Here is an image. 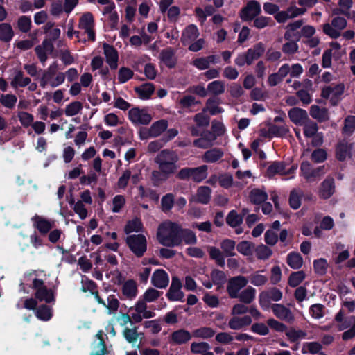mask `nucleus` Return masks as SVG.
Masks as SVG:
<instances>
[{"instance_id":"nucleus-23","label":"nucleus","mask_w":355,"mask_h":355,"mask_svg":"<svg viewBox=\"0 0 355 355\" xmlns=\"http://www.w3.org/2000/svg\"><path fill=\"white\" fill-rule=\"evenodd\" d=\"M168 275L165 270L157 269L153 272L151 277V283L155 287L164 288L168 286Z\"/></svg>"},{"instance_id":"nucleus-61","label":"nucleus","mask_w":355,"mask_h":355,"mask_svg":"<svg viewBox=\"0 0 355 355\" xmlns=\"http://www.w3.org/2000/svg\"><path fill=\"white\" fill-rule=\"evenodd\" d=\"M286 335L291 342H295L300 339L306 338L307 334L306 331L300 329H287Z\"/></svg>"},{"instance_id":"nucleus-36","label":"nucleus","mask_w":355,"mask_h":355,"mask_svg":"<svg viewBox=\"0 0 355 355\" xmlns=\"http://www.w3.org/2000/svg\"><path fill=\"white\" fill-rule=\"evenodd\" d=\"M160 60L167 67H173L176 63L174 51L171 48L163 50L160 53Z\"/></svg>"},{"instance_id":"nucleus-48","label":"nucleus","mask_w":355,"mask_h":355,"mask_svg":"<svg viewBox=\"0 0 355 355\" xmlns=\"http://www.w3.org/2000/svg\"><path fill=\"white\" fill-rule=\"evenodd\" d=\"M83 104L80 101H73L66 105L64 114L67 116H73L79 114L83 110Z\"/></svg>"},{"instance_id":"nucleus-11","label":"nucleus","mask_w":355,"mask_h":355,"mask_svg":"<svg viewBox=\"0 0 355 355\" xmlns=\"http://www.w3.org/2000/svg\"><path fill=\"white\" fill-rule=\"evenodd\" d=\"M128 118L136 125H148L153 119L151 114L146 110L139 107L130 109L128 112Z\"/></svg>"},{"instance_id":"nucleus-49","label":"nucleus","mask_w":355,"mask_h":355,"mask_svg":"<svg viewBox=\"0 0 355 355\" xmlns=\"http://www.w3.org/2000/svg\"><path fill=\"white\" fill-rule=\"evenodd\" d=\"M328 262L324 258H320L313 261V268L315 273L319 275H324L328 269Z\"/></svg>"},{"instance_id":"nucleus-8","label":"nucleus","mask_w":355,"mask_h":355,"mask_svg":"<svg viewBox=\"0 0 355 355\" xmlns=\"http://www.w3.org/2000/svg\"><path fill=\"white\" fill-rule=\"evenodd\" d=\"M303 126L304 135L307 138H312V144L314 146H320L323 142V136L322 133H319L318 126L315 122L309 119Z\"/></svg>"},{"instance_id":"nucleus-33","label":"nucleus","mask_w":355,"mask_h":355,"mask_svg":"<svg viewBox=\"0 0 355 355\" xmlns=\"http://www.w3.org/2000/svg\"><path fill=\"white\" fill-rule=\"evenodd\" d=\"M334 192V182L333 179H326L321 184L320 196L323 199L329 198Z\"/></svg>"},{"instance_id":"nucleus-62","label":"nucleus","mask_w":355,"mask_h":355,"mask_svg":"<svg viewBox=\"0 0 355 355\" xmlns=\"http://www.w3.org/2000/svg\"><path fill=\"white\" fill-rule=\"evenodd\" d=\"M263 270L262 271H257L254 273H252L250 277V282L255 286H261L264 285L267 281L268 277L267 276L261 274Z\"/></svg>"},{"instance_id":"nucleus-60","label":"nucleus","mask_w":355,"mask_h":355,"mask_svg":"<svg viewBox=\"0 0 355 355\" xmlns=\"http://www.w3.org/2000/svg\"><path fill=\"white\" fill-rule=\"evenodd\" d=\"M305 277L306 275L302 270L292 272L288 278V284L291 287H296L301 284Z\"/></svg>"},{"instance_id":"nucleus-40","label":"nucleus","mask_w":355,"mask_h":355,"mask_svg":"<svg viewBox=\"0 0 355 355\" xmlns=\"http://www.w3.org/2000/svg\"><path fill=\"white\" fill-rule=\"evenodd\" d=\"M120 302L119 297L116 294L109 295L107 297V302H105V307L107 309L109 314H114L119 309Z\"/></svg>"},{"instance_id":"nucleus-53","label":"nucleus","mask_w":355,"mask_h":355,"mask_svg":"<svg viewBox=\"0 0 355 355\" xmlns=\"http://www.w3.org/2000/svg\"><path fill=\"white\" fill-rule=\"evenodd\" d=\"M236 249L239 253L244 256H251L253 253L254 245L251 242L243 241L237 245Z\"/></svg>"},{"instance_id":"nucleus-45","label":"nucleus","mask_w":355,"mask_h":355,"mask_svg":"<svg viewBox=\"0 0 355 355\" xmlns=\"http://www.w3.org/2000/svg\"><path fill=\"white\" fill-rule=\"evenodd\" d=\"M302 195L303 191L300 189H294L291 191L289 204L293 209H297L300 207Z\"/></svg>"},{"instance_id":"nucleus-63","label":"nucleus","mask_w":355,"mask_h":355,"mask_svg":"<svg viewBox=\"0 0 355 355\" xmlns=\"http://www.w3.org/2000/svg\"><path fill=\"white\" fill-rule=\"evenodd\" d=\"M123 336L129 343L132 344L136 343L139 338V334L136 327H125L123 331Z\"/></svg>"},{"instance_id":"nucleus-9","label":"nucleus","mask_w":355,"mask_h":355,"mask_svg":"<svg viewBox=\"0 0 355 355\" xmlns=\"http://www.w3.org/2000/svg\"><path fill=\"white\" fill-rule=\"evenodd\" d=\"M248 283V279L242 275H238L230 278L227 284V292L230 298H237L241 291Z\"/></svg>"},{"instance_id":"nucleus-20","label":"nucleus","mask_w":355,"mask_h":355,"mask_svg":"<svg viewBox=\"0 0 355 355\" xmlns=\"http://www.w3.org/2000/svg\"><path fill=\"white\" fill-rule=\"evenodd\" d=\"M191 334L189 331L185 329H178L170 335L168 339L169 343L171 345H183L184 343H187L188 341H189L191 339Z\"/></svg>"},{"instance_id":"nucleus-18","label":"nucleus","mask_w":355,"mask_h":355,"mask_svg":"<svg viewBox=\"0 0 355 355\" xmlns=\"http://www.w3.org/2000/svg\"><path fill=\"white\" fill-rule=\"evenodd\" d=\"M345 86L340 83L331 85L322 89V96L325 98H331V101L337 100L344 92Z\"/></svg>"},{"instance_id":"nucleus-38","label":"nucleus","mask_w":355,"mask_h":355,"mask_svg":"<svg viewBox=\"0 0 355 355\" xmlns=\"http://www.w3.org/2000/svg\"><path fill=\"white\" fill-rule=\"evenodd\" d=\"M288 265L293 269L300 268L304 263L302 256L298 252H292L287 255Z\"/></svg>"},{"instance_id":"nucleus-1","label":"nucleus","mask_w":355,"mask_h":355,"mask_svg":"<svg viewBox=\"0 0 355 355\" xmlns=\"http://www.w3.org/2000/svg\"><path fill=\"white\" fill-rule=\"evenodd\" d=\"M178 161L179 157L175 151L169 149L160 151L155 158L159 170L152 172V180L157 183L166 181L170 175L176 172Z\"/></svg>"},{"instance_id":"nucleus-31","label":"nucleus","mask_w":355,"mask_h":355,"mask_svg":"<svg viewBox=\"0 0 355 355\" xmlns=\"http://www.w3.org/2000/svg\"><path fill=\"white\" fill-rule=\"evenodd\" d=\"M250 200L254 205H259L268 199V194L264 189H252L249 195Z\"/></svg>"},{"instance_id":"nucleus-37","label":"nucleus","mask_w":355,"mask_h":355,"mask_svg":"<svg viewBox=\"0 0 355 355\" xmlns=\"http://www.w3.org/2000/svg\"><path fill=\"white\" fill-rule=\"evenodd\" d=\"M135 92L141 99H148L155 91L152 83H145L135 88Z\"/></svg>"},{"instance_id":"nucleus-32","label":"nucleus","mask_w":355,"mask_h":355,"mask_svg":"<svg viewBox=\"0 0 355 355\" xmlns=\"http://www.w3.org/2000/svg\"><path fill=\"white\" fill-rule=\"evenodd\" d=\"M352 145L346 141H340L336 150V157L340 161L345 160L350 154Z\"/></svg>"},{"instance_id":"nucleus-4","label":"nucleus","mask_w":355,"mask_h":355,"mask_svg":"<svg viewBox=\"0 0 355 355\" xmlns=\"http://www.w3.org/2000/svg\"><path fill=\"white\" fill-rule=\"evenodd\" d=\"M134 323L141 322L144 319H150L155 316V313L150 310L144 301L138 300L133 306L128 309Z\"/></svg>"},{"instance_id":"nucleus-17","label":"nucleus","mask_w":355,"mask_h":355,"mask_svg":"<svg viewBox=\"0 0 355 355\" xmlns=\"http://www.w3.org/2000/svg\"><path fill=\"white\" fill-rule=\"evenodd\" d=\"M31 220L33 226L42 234L48 233L55 225L53 220H49L39 215L33 216Z\"/></svg>"},{"instance_id":"nucleus-46","label":"nucleus","mask_w":355,"mask_h":355,"mask_svg":"<svg viewBox=\"0 0 355 355\" xmlns=\"http://www.w3.org/2000/svg\"><path fill=\"white\" fill-rule=\"evenodd\" d=\"M209 254L210 257L215 260L216 263L220 267H224L225 264V254L219 249L215 247H210L209 248Z\"/></svg>"},{"instance_id":"nucleus-15","label":"nucleus","mask_w":355,"mask_h":355,"mask_svg":"<svg viewBox=\"0 0 355 355\" xmlns=\"http://www.w3.org/2000/svg\"><path fill=\"white\" fill-rule=\"evenodd\" d=\"M182 282L176 277L172 278L171 284L166 293L168 299L171 301H181L184 300V293L182 291Z\"/></svg>"},{"instance_id":"nucleus-39","label":"nucleus","mask_w":355,"mask_h":355,"mask_svg":"<svg viewBox=\"0 0 355 355\" xmlns=\"http://www.w3.org/2000/svg\"><path fill=\"white\" fill-rule=\"evenodd\" d=\"M168 127V121L162 119L154 122L150 127V132L151 137H159L162 132H164Z\"/></svg>"},{"instance_id":"nucleus-24","label":"nucleus","mask_w":355,"mask_h":355,"mask_svg":"<svg viewBox=\"0 0 355 355\" xmlns=\"http://www.w3.org/2000/svg\"><path fill=\"white\" fill-rule=\"evenodd\" d=\"M288 115L291 121L297 125H302L309 119L306 111L299 107L291 109Z\"/></svg>"},{"instance_id":"nucleus-10","label":"nucleus","mask_w":355,"mask_h":355,"mask_svg":"<svg viewBox=\"0 0 355 355\" xmlns=\"http://www.w3.org/2000/svg\"><path fill=\"white\" fill-rule=\"evenodd\" d=\"M95 22L91 12L84 13L79 19L78 28L87 35L88 40L92 42L95 41Z\"/></svg>"},{"instance_id":"nucleus-51","label":"nucleus","mask_w":355,"mask_h":355,"mask_svg":"<svg viewBox=\"0 0 355 355\" xmlns=\"http://www.w3.org/2000/svg\"><path fill=\"white\" fill-rule=\"evenodd\" d=\"M253 61L254 59L248 50L245 52L238 54L234 60V62L238 67H243L245 64L250 65Z\"/></svg>"},{"instance_id":"nucleus-59","label":"nucleus","mask_w":355,"mask_h":355,"mask_svg":"<svg viewBox=\"0 0 355 355\" xmlns=\"http://www.w3.org/2000/svg\"><path fill=\"white\" fill-rule=\"evenodd\" d=\"M220 248L226 257H232L235 255V242L231 239H225L220 243Z\"/></svg>"},{"instance_id":"nucleus-58","label":"nucleus","mask_w":355,"mask_h":355,"mask_svg":"<svg viewBox=\"0 0 355 355\" xmlns=\"http://www.w3.org/2000/svg\"><path fill=\"white\" fill-rule=\"evenodd\" d=\"M216 140V135L210 134V139H207V136L194 140L193 145L200 148H208L213 145L214 141Z\"/></svg>"},{"instance_id":"nucleus-5","label":"nucleus","mask_w":355,"mask_h":355,"mask_svg":"<svg viewBox=\"0 0 355 355\" xmlns=\"http://www.w3.org/2000/svg\"><path fill=\"white\" fill-rule=\"evenodd\" d=\"M347 25V20L343 17L336 16L334 17L331 23L323 25V32L331 38L336 39L340 36L341 31Z\"/></svg>"},{"instance_id":"nucleus-3","label":"nucleus","mask_w":355,"mask_h":355,"mask_svg":"<svg viewBox=\"0 0 355 355\" xmlns=\"http://www.w3.org/2000/svg\"><path fill=\"white\" fill-rule=\"evenodd\" d=\"M57 67V64L54 62L44 71L40 80L42 88L45 89L49 86L54 88L64 83L65 74L63 72H56Z\"/></svg>"},{"instance_id":"nucleus-16","label":"nucleus","mask_w":355,"mask_h":355,"mask_svg":"<svg viewBox=\"0 0 355 355\" xmlns=\"http://www.w3.org/2000/svg\"><path fill=\"white\" fill-rule=\"evenodd\" d=\"M273 314L279 320L288 323H292L295 320V317L292 311L282 304H274L271 306Z\"/></svg>"},{"instance_id":"nucleus-57","label":"nucleus","mask_w":355,"mask_h":355,"mask_svg":"<svg viewBox=\"0 0 355 355\" xmlns=\"http://www.w3.org/2000/svg\"><path fill=\"white\" fill-rule=\"evenodd\" d=\"M190 349L193 354H203L210 349V345L206 342H193L191 344Z\"/></svg>"},{"instance_id":"nucleus-52","label":"nucleus","mask_w":355,"mask_h":355,"mask_svg":"<svg viewBox=\"0 0 355 355\" xmlns=\"http://www.w3.org/2000/svg\"><path fill=\"white\" fill-rule=\"evenodd\" d=\"M14 35L11 26L8 24H0V40L3 42L10 41Z\"/></svg>"},{"instance_id":"nucleus-26","label":"nucleus","mask_w":355,"mask_h":355,"mask_svg":"<svg viewBox=\"0 0 355 355\" xmlns=\"http://www.w3.org/2000/svg\"><path fill=\"white\" fill-rule=\"evenodd\" d=\"M224 156V152L219 148H214L205 152L202 156L203 162L207 163H216Z\"/></svg>"},{"instance_id":"nucleus-6","label":"nucleus","mask_w":355,"mask_h":355,"mask_svg":"<svg viewBox=\"0 0 355 355\" xmlns=\"http://www.w3.org/2000/svg\"><path fill=\"white\" fill-rule=\"evenodd\" d=\"M126 243L130 250L138 257L144 255L147 249L146 237L142 234H133L127 236Z\"/></svg>"},{"instance_id":"nucleus-14","label":"nucleus","mask_w":355,"mask_h":355,"mask_svg":"<svg viewBox=\"0 0 355 355\" xmlns=\"http://www.w3.org/2000/svg\"><path fill=\"white\" fill-rule=\"evenodd\" d=\"M306 12V8H298L295 6H289L286 10L280 11L275 15V19L279 23H284L288 19L302 15Z\"/></svg>"},{"instance_id":"nucleus-30","label":"nucleus","mask_w":355,"mask_h":355,"mask_svg":"<svg viewBox=\"0 0 355 355\" xmlns=\"http://www.w3.org/2000/svg\"><path fill=\"white\" fill-rule=\"evenodd\" d=\"M309 112L311 116L319 122H324L329 120V119L327 109L324 107H320L318 105H311Z\"/></svg>"},{"instance_id":"nucleus-44","label":"nucleus","mask_w":355,"mask_h":355,"mask_svg":"<svg viewBox=\"0 0 355 355\" xmlns=\"http://www.w3.org/2000/svg\"><path fill=\"white\" fill-rule=\"evenodd\" d=\"M207 171L208 166L207 165L193 168V181L200 182L205 180L208 175Z\"/></svg>"},{"instance_id":"nucleus-28","label":"nucleus","mask_w":355,"mask_h":355,"mask_svg":"<svg viewBox=\"0 0 355 355\" xmlns=\"http://www.w3.org/2000/svg\"><path fill=\"white\" fill-rule=\"evenodd\" d=\"M296 168L297 166H293L288 171H285V166L284 163L274 162L268 168L266 174L268 177L271 178L277 174L286 175L293 173Z\"/></svg>"},{"instance_id":"nucleus-12","label":"nucleus","mask_w":355,"mask_h":355,"mask_svg":"<svg viewBox=\"0 0 355 355\" xmlns=\"http://www.w3.org/2000/svg\"><path fill=\"white\" fill-rule=\"evenodd\" d=\"M282 298V291L277 288H272L259 294V302L262 309H267L269 307L270 301L277 302Z\"/></svg>"},{"instance_id":"nucleus-13","label":"nucleus","mask_w":355,"mask_h":355,"mask_svg":"<svg viewBox=\"0 0 355 355\" xmlns=\"http://www.w3.org/2000/svg\"><path fill=\"white\" fill-rule=\"evenodd\" d=\"M261 11L260 3L256 0H250L241 11V18L243 21H251L260 14Z\"/></svg>"},{"instance_id":"nucleus-7","label":"nucleus","mask_w":355,"mask_h":355,"mask_svg":"<svg viewBox=\"0 0 355 355\" xmlns=\"http://www.w3.org/2000/svg\"><path fill=\"white\" fill-rule=\"evenodd\" d=\"M33 288L35 290V296L37 300L46 303L55 301L54 294L51 289L48 288L42 279H34Z\"/></svg>"},{"instance_id":"nucleus-35","label":"nucleus","mask_w":355,"mask_h":355,"mask_svg":"<svg viewBox=\"0 0 355 355\" xmlns=\"http://www.w3.org/2000/svg\"><path fill=\"white\" fill-rule=\"evenodd\" d=\"M256 296V290L252 286H248L244 290L241 291L237 298L239 299L240 302L244 304L252 303Z\"/></svg>"},{"instance_id":"nucleus-55","label":"nucleus","mask_w":355,"mask_h":355,"mask_svg":"<svg viewBox=\"0 0 355 355\" xmlns=\"http://www.w3.org/2000/svg\"><path fill=\"white\" fill-rule=\"evenodd\" d=\"M35 315L41 320L48 321L52 317V311L48 306L42 305L35 310Z\"/></svg>"},{"instance_id":"nucleus-21","label":"nucleus","mask_w":355,"mask_h":355,"mask_svg":"<svg viewBox=\"0 0 355 355\" xmlns=\"http://www.w3.org/2000/svg\"><path fill=\"white\" fill-rule=\"evenodd\" d=\"M121 293L125 299L129 300H134L138 294L137 282L133 279H128L125 281L122 284Z\"/></svg>"},{"instance_id":"nucleus-22","label":"nucleus","mask_w":355,"mask_h":355,"mask_svg":"<svg viewBox=\"0 0 355 355\" xmlns=\"http://www.w3.org/2000/svg\"><path fill=\"white\" fill-rule=\"evenodd\" d=\"M53 49L54 46L51 42L45 40L40 45L35 47V53L40 61L44 64L46 61L48 55L52 53Z\"/></svg>"},{"instance_id":"nucleus-64","label":"nucleus","mask_w":355,"mask_h":355,"mask_svg":"<svg viewBox=\"0 0 355 355\" xmlns=\"http://www.w3.org/2000/svg\"><path fill=\"white\" fill-rule=\"evenodd\" d=\"M142 229V223L139 218H134L128 222L125 227V232L128 234L133 232H139Z\"/></svg>"},{"instance_id":"nucleus-50","label":"nucleus","mask_w":355,"mask_h":355,"mask_svg":"<svg viewBox=\"0 0 355 355\" xmlns=\"http://www.w3.org/2000/svg\"><path fill=\"white\" fill-rule=\"evenodd\" d=\"M216 331L210 327H201L193 331V336L198 338L207 339L214 336Z\"/></svg>"},{"instance_id":"nucleus-41","label":"nucleus","mask_w":355,"mask_h":355,"mask_svg":"<svg viewBox=\"0 0 355 355\" xmlns=\"http://www.w3.org/2000/svg\"><path fill=\"white\" fill-rule=\"evenodd\" d=\"M31 82V80L28 77H24V73L18 71L16 72L13 79L10 84L12 87L17 88L18 87H24L28 85Z\"/></svg>"},{"instance_id":"nucleus-42","label":"nucleus","mask_w":355,"mask_h":355,"mask_svg":"<svg viewBox=\"0 0 355 355\" xmlns=\"http://www.w3.org/2000/svg\"><path fill=\"white\" fill-rule=\"evenodd\" d=\"M211 189L207 186H201L197 190V201L202 204H207L211 198Z\"/></svg>"},{"instance_id":"nucleus-47","label":"nucleus","mask_w":355,"mask_h":355,"mask_svg":"<svg viewBox=\"0 0 355 355\" xmlns=\"http://www.w3.org/2000/svg\"><path fill=\"white\" fill-rule=\"evenodd\" d=\"M161 294L162 292L155 288H149L144 293L141 298L139 300L144 301L146 304L153 302L160 297Z\"/></svg>"},{"instance_id":"nucleus-34","label":"nucleus","mask_w":355,"mask_h":355,"mask_svg":"<svg viewBox=\"0 0 355 355\" xmlns=\"http://www.w3.org/2000/svg\"><path fill=\"white\" fill-rule=\"evenodd\" d=\"M338 8L332 10L334 15L342 14L346 17H350V9L353 6V0H339Z\"/></svg>"},{"instance_id":"nucleus-27","label":"nucleus","mask_w":355,"mask_h":355,"mask_svg":"<svg viewBox=\"0 0 355 355\" xmlns=\"http://www.w3.org/2000/svg\"><path fill=\"white\" fill-rule=\"evenodd\" d=\"M198 35L197 27L193 24L189 25L183 31L181 41L184 45L190 44L198 37Z\"/></svg>"},{"instance_id":"nucleus-54","label":"nucleus","mask_w":355,"mask_h":355,"mask_svg":"<svg viewBox=\"0 0 355 355\" xmlns=\"http://www.w3.org/2000/svg\"><path fill=\"white\" fill-rule=\"evenodd\" d=\"M225 85L221 80H214L207 86V91L214 95H220L225 92Z\"/></svg>"},{"instance_id":"nucleus-25","label":"nucleus","mask_w":355,"mask_h":355,"mask_svg":"<svg viewBox=\"0 0 355 355\" xmlns=\"http://www.w3.org/2000/svg\"><path fill=\"white\" fill-rule=\"evenodd\" d=\"M103 51L104 55L106 58V62L109 64L111 69H116L117 68V62H118V53L116 49L107 44H103Z\"/></svg>"},{"instance_id":"nucleus-19","label":"nucleus","mask_w":355,"mask_h":355,"mask_svg":"<svg viewBox=\"0 0 355 355\" xmlns=\"http://www.w3.org/2000/svg\"><path fill=\"white\" fill-rule=\"evenodd\" d=\"M301 175L307 180L312 181L323 173V167L313 168L308 162H303L300 166Z\"/></svg>"},{"instance_id":"nucleus-2","label":"nucleus","mask_w":355,"mask_h":355,"mask_svg":"<svg viewBox=\"0 0 355 355\" xmlns=\"http://www.w3.org/2000/svg\"><path fill=\"white\" fill-rule=\"evenodd\" d=\"M180 233L181 227L178 223L166 220L159 225L157 238L164 246H178L182 243Z\"/></svg>"},{"instance_id":"nucleus-43","label":"nucleus","mask_w":355,"mask_h":355,"mask_svg":"<svg viewBox=\"0 0 355 355\" xmlns=\"http://www.w3.org/2000/svg\"><path fill=\"white\" fill-rule=\"evenodd\" d=\"M322 349V345L318 342H306L304 343L302 347V353L306 354L310 353L315 354L319 353Z\"/></svg>"},{"instance_id":"nucleus-56","label":"nucleus","mask_w":355,"mask_h":355,"mask_svg":"<svg viewBox=\"0 0 355 355\" xmlns=\"http://www.w3.org/2000/svg\"><path fill=\"white\" fill-rule=\"evenodd\" d=\"M289 129L286 125H282L281 126L271 125L268 128L269 136L271 137H283L286 135Z\"/></svg>"},{"instance_id":"nucleus-29","label":"nucleus","mask_w":355,"mask_h":355,"mask_svg":"<svg viewBox=\"0 0 355 355\" xmlns=\"http://www.w3.org/2000/svg\"><path fill=\"white\" fill-rule=\"evenodd\" d=\"M252 319L248 315H244L242 317L232 316L228 322V326L230 329L234 330H238L243 328L245 326L250 324Z\"/></svg>"}]
</instances>
